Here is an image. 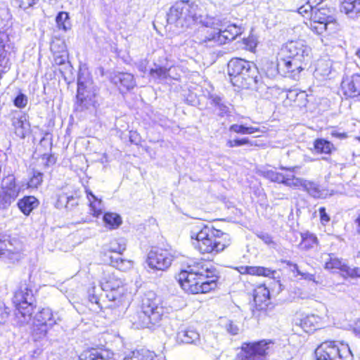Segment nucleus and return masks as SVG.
Listing matches in <instances>:
<instances>
[{"instance_id": "27", "label": "nucleus", "mask_w": 360, "mask_h": 360, "mask_svg": "<svg viewBox=\"0 0 360 360\" xmlns=\"http://www.w3.org/2000/svg\"><path fill=\"white\" fill-rule=\"evenodd\" d=\"M39 205V200L33 195H27L20 198L17 206L22 213L28 216Z\"/></svg>"}, {"instance_id": "52", "label": "nucleus", "mask_w": 360, "mask_h": 360, "mask_svg": "<svg viewBox=\"0 0 360 360\" xmlns=\"http://www.w3.org/2000/svg\"><path fill=\"white\" fill-rule=\"evenodd\" d=\"M229 130L231 131H233L237 134H248L247 127H245L244 125H241V124H232L229 127Z\"/></svg>"}, {"instance_id": "24", "label": "nucleus", "mask_w": 360, "mask_h": 360, "mask_svg": "<svg viewBox=\"0 0 360 360\" xmlns=\"http://www.w3.org/2000/svg\"><path fill=\"white\" fill-rule=\"evenodd\" d=\"M199 271H204L202 272V275H199L198 276V282H200V285L202 283H213L214 286L212 287L211 290L215 289L217 286V281L219 279V276L217 275V271L215 268L212 266H208L207 264L200 262L198 263Z\"/></svg>"}, {"instance_id": "40", "label": "nucleus", "mask_w": 360, "mask_h": 360, "mask_svg": "<svg viewBox=\"0 0 360 360\" xmlns=\"http://www.w3.org/2000/svg\"><path fill=\"white\" fill-rule=\"evenodd\" d=\"M264 177L269 179L271 181L283 184L285 175L276 171L269 169L262 172Z\"/></svg>"}, {"instance_id": "48", "label": "nucleus", "mask_w": 360, "mask_h": 360, "mask_svg": "<svg viewBox=\"0 0 360 360\" xmlns=\"http://www.w3.org/2000/svg\"><path fill=\"white\" fill-rule=\"evenodd\" d=\"M18 4L19 8L27 10L28 8H32L35 4H37L39 0H15Z\"/></svg>"}, {"instance_id": "61", "label": "nucleus", "mask_w": 360, "mask_h": 360, "mask_svg": "<svg viewBox=\"0 0 360 360\" xmlns=\"http://www.w3.org/2000/svg\"><path fill=\"white\" fill-rule=\"evenodd\" d=\"M86 195L88 199H91L92 200L97 199L98 198L89 190L86 191Z\"/></svg>"}, {"instance_id": "26", "label": "nucleus", "mask_w": 360, "mask_h": 360, "mask_svg": "<svg viewBox=\"0 0 360 360\" xmlns=\"http://www.w3.org/2000/svg\"><path fill=\"white\" fill-rule=\"evenodd\" d=\"M269 300V290L264 285H259L255 290L254 302L259 310L264 309L268 305Z\"/></svg>"}, {"instance_id": "25", "label": "nucleus", "mask_w": 360, "mask_h": 360, "mask_svg": "<svg viewBox=\"0 0 360 360\" xmlns=\"http://www.w3.org/2000/svg\"><path fill=\"white\" fill-rule=\"evenodd\" d=\"M27 115L22 113L18 117H14L12 120L14 133L20 139H25L26 134L30 131V124Z\"/></svg>"}, {"instance_id": "20", "label": "nucleus", "mask_w": 360, "mask_h": 360, "mask_svg": "<svg viewBox=\"0 0 360 360\" xmlns=\"http://www.w3.org/2000/svg\"><path fill=\"white\" fill-rule=\"evenodd\" d=\"M341 87L343 94L350 98L360 97V75L353 74L343 77Z\"/></svg>"}, {"instance_id": "1", "label": "nucleus", "mask_w": 360, "mask_h": 360, "mask_svg": "<svg viewBox=\"0 0 360 360\" xmlns=\"http://www.w3.org/2000/svg\"><path fill=\"white\" fill-rule=\"evenodd\" d=\"M167 22L174 25L182 30L194 23L202 24L206 27L216 28L220 31L221 44L233 41L243 32L241 27L229 24L219 17L202 15L198 4L189 1H181L174 5L167 14Z\"/></svg>"}, {"instance_id": "37", "label": "nucleus", "mask_w": 360, "mask_h": 360, "mask_svg": "<svg viewBox=\"0 0 360 360\" xmlns=\"http://www.w3.org/2000/svg\"><path fill=\"white\" fill-rule=\"evenodd\" d=\"M268 77L272 78L276 77L278 73L281 74V68L279 60L277 62L266 61L262 67Z\"/></svg>"}, {"instance_id": "32", "label": "nucleus", "mask_w": 360, "mask_h": 360, "mask_svg": "<svg viewBox=\"0 0 360 360\" xmlns=\"http://www.w3.org/2000/svg\"><path fill=\"white\" fill-rule=\"evenodd\" d=\"M210 99L211 104L214 107V111L217 112L219 116L223 117L230 113L229 106L221 97L217 95H212Z\"/></svg>"}, {"instance_id": "53", "label": "nucleus", "mask_w": 360, "mask_h": 360, "mask_svg": "<svg viewBox=\"0 0 360 360\" xmlns=\"http://www.w3.org/2000/svg\"><path fill=\"white\" fill-rule=\"evenodd\" d=\"M68 58L67 52L65 51H63L60 56H56L54 58L55 63L59 65H64L67 66H70L68 63L66 64V60Z\"/></svg>"}, {"instance_id": "17", "label": "nucleus", "mask_w": 360, "mask_h": 360, "mask_svg": "<svg viewBox=\"0 0 360 360\" xmlns=\"http://www.w3.org/2000/svg\"><path fill=\"white\" fill-rule=\"evenodd\" d=\"M173 259L174 255L170 250L158 248L149 252L147 262L151 269L164 271L170 266Z\"/></svg>"}, {"instance_id": "9", "label": "nucleus", "mask_w": 360, "mask_h": 360, "mask_svg": "<svg viewBox=\"0 0 360 360\" xmlns=\"http://www.w3.org/2000/svg\"><path fill=\"white\" fill-rule=\"evenodd\" d=\"M33 291L34 286L30 281H22L13 298L16 310L24 318V321L30 319L32 314V304L34 300Z\"/></svg>"}, {"instance_id": "33", "label": "nucleus", "mask_w": 360, "mask_h": 360, "mask_svg": "<svg viewBox=\"0 0 360 360\" xmlns=\"http://www.w3.org/2000/svg\"><path fill=\"white\" fill-rule=\"evenodd\" d=\"M314 148L317 153L330 154L335 150L334 145L329 141L324 139H317L314 142Z\"/></svg>"}, {"instance_id": "6", "label": "nucleus", "mask_w": 360, "mask_h": 360, "mask_svg": "<svg viewBox=\"0 0 360 360\" xmlns=\"http://www.w3.org/2000/svg\"><path fill=\"white\" fill-rule=\"evenodd\" d=\"M100 285L102 290L107 292L106 297L109 301L115 302L109 304L108 307L113 308L122 304L125 291L123 282L111 267L103 270Z\"/></svg>"}, {"instance_id": "2", "label": "nucleus", "mask_w": 360, "mask_h": 360, "mask_svg": "<svg viewBox=\"0 0 360 360\" xmlns=\"http://www.w3.org/2000/svg\"><path fill=\"white\" fill-rule=\"evenodd\" d=\"M190 236L202 254H217L230 245L229 234L202 223L192 228Z\"/></svg>"}, {"instance_id": "63", "label": "nucleus", "mask_w": 360, "mask_h": 360, "mask_svg": "<svg viewBox=\"0 0 360 360\" xmlns=\"http://www.w3.org/2000/svg\"><path fill=\"white\" fill-rule=\"evenodd\" d=\"M288 265H290V266H292L293 269H292V271H295L297 272V274L299 275V271H302L301 270L299 269V267L297 266V264H292L291 262H288Z\"/></svg>"}, {"instance_id": "57", "label": "nucleus", "mask_w": 360, "mask_h": 360, "mask_svg": "<svg viewBox=\"0 0 360 360\" xmlns=\"http://www.w3.org/2000/svg\"><path fill=\"white\" fill-rule=\"evenodd\" d=\"M129 141L131 143L134 144H138L140 141V138L139 136V134H136L135 131H130L129 132Z\"/></svg>"}, {"instance_id": "41", "label": "nucleus", "mask_w": 360, "mask_h": 360, "mask_svg": "<svg viewBox=\"0 0 360 360\" xmlns=\"http://www.w3.org/2000/svg\"><path fill=\"white\" fill-rule=\"evenodd\" d=\"M43 181V173L34 171L32 176L28 182V186L30 188H37Z\"/></svg>"}, {"instance_id": "58", "label": "nucleus", "mask_w": 360, "mask_h": 360, "mask_svg": "<svg viewBox=\"0 0 360 360\" xmlns=\"http://www.w3.org/2000/svg\"><path fill=\"white\" fill-rule=\"evenodd\" d=\"M316 319L315 316H308L304 319L302 321V324L303 326H307L308 324L312 325L313 321Z\"/></svg>"}, {"instance_id": "62", "label": "nucleus", "mask_w": 360, "mask_h": 360, "mask_svg": "<svg viewBox=\"0 0 360 360\" xmlns=\"http://www.w3.org/2000/svg\"><path fill=\"white\" fill-rule=\"evenodd\" d=\"M355 224L356 225V232L360 233V214L354 221Z\"/></svg>"}, {"instance_id": "55", "label": "nucleus", "mask_w": 360, "mask_h": 360, "mask_svg": "<svg viewBox=\"0 0 360 360\" xmlns=\"http://www.w3.org/2000/svg\"><path fill=\"white\" fill-rule=\"evenodd\" d=\"M319 212L320 214L321 221L323 224H326V223H328L330 221V218L328 216V214L326 213V208L324 207H321L319 209Z\"/></svg>"}, {"instance_id": "28", "label": "nucleus", "mask_w": 360, "mask_h": 360, "mask_svg": "<svg viewBox=\"0 0 360 360\" xmlns=\"http://www.w3.org/2000/svg\"><path fill=\"white\" fill-rule=\"evenodd\" d=\"M332 72V61L329 59L321 58L316 63L314 75L319 79L328 77Z\"/></svg>"}, {"instance_id": "36", "label": "nucleus", "mask_w": 360, "mask_h": 360, "mask_svg": "<svg viewBox=\"0 0 360 360\" xmlns=\"http://www.w3.org/2000/svg\"><path fill=\"white\" fill-rule=\"evenodd\" d=\"M155 68H152L150 70V76L156 79H159L160 81L165 80L169 76V72L171 70V68H167V66H160L155 64Z\"/></svg>"}, {"instance_id": "5", "label": "nucleus", "mask_w": 360, "mask_h": 360, "mask_svg": "<svg viewBox=\"0 0 360 360\" xmlns=\"http://www.w3.org/2000/svg\"><path fill=\"white\" fill-rule=\"evenodd\" d=\"M256 67L241 58H232L228 63V74L233 86L247 88L252 83L257 84Z\"/></svg>"}, {"instance_id": "8", "label": "nucleus", "mask_w": 360, "mask_h": 360, "mask_svg": "<svg viewBox=\"0 0 360 360\" xmlns=\"http://www.w3.org/2000/svg\"><path fill=\"white\" fill-rule=\"evenodd\" d=\"M274 345L270 340L243 342L233 360H266L274 351Z\"/></svg>"}, {"instance_id": "47", "label": "nucleus", "mask_w": 360, "mask_h": 360, "mask_svg": "<svg viewBox=\"0 0 360 360\" xmlns=\"http://www.w3.org/2000/svg\"><path fill=\"white\" fill-rule=\"evenodd\" d=\"M27 97L22 93H19L13 101L14 105L18 108H23L27 104Z\"/></svg>"}, {"instance_id": "11", "label": "nucleus", "mask_w": 360, "mask_h": 360, "mask_svg": "<svg viewBox=\"0 0 360 360\" xmlns=\"http://www.w3.org/2000/svg\"><path fill=\"white\" fill-rule=\"evenodd\" d=\"M281 54L294 59L292 65L297 68H301L302 63L308 65L311 58V49L302 41H291L282 48Z\"/></svg>"}, {"instance_id": "3", "label": "nucleus", "mask_w": 360, "mask_h": 360, "mask_svg": "<svg viewBox=\"0 0 360 360\" xmlns=\"http://www.w3.org/2000/svg\"><path fill=\"white\" fill-rule=\"evenodd\" d=\"M141 309L130 316V321L135 329L151 328L158 324L165 311L160 299L151 290L142 296Z\"/></svg>"}, {"instance_id": "29", "label": "nucleus", "mask_w": 360, "mask_h": 360, "mask_svg": "<svg viewBox=\"0 0 360 360\" xmlns=\"http://www.w3.org/2000/svg\"><path fill=\"white\" fill-rule=\"evenodd\" d=\"M176 338L185 344L197 345L200 341V334L193 328H186L178 332Z\"/></svg>"}, {"instance_id": "60", "label": "nucleus", "mask_w": 360, "mask_h": 360, "mask_svg": "<svg viewBox=\"0 0 360 360\" xmlns=\"http://www.w3.org/2000/svg\"><path fill=\"white\" fill-rule=\"evenodd\" d=\"M260 131L258 127H247V132L248 134H252L255 132Z\"/></svg>"}, {"instance_id": "51", "label": "nucleus", "mask_w": 360, "mask_h": 360, "mask_svg": "<svg viewBox=\"0 0 360 360\" xmlns=\"http://www.w3.org/2000/svg\"><path fill=\"white\" fill-rule=\"evenodd\" d=\"M225 328H226V331L232 335H237L239 331L238 326L236 323H234L232 321H229L226 323Z\"/></svg>"}, {"instance_id": "64", "label": "nucleus", "mask_w": 360, "mask_h": 360, "mask_svg": "<svg viewBox=\"0 0 360 360\" xmlns=\"http://www.w3.org/2000/svg\"><path fill=\"white\" fill-rule=\"evenodd\" d=\"M354 333H355V335L356 336H358L359 338H360V326H357V327H355L354 328Z\"/></svg>"}, {"instance_id": "12", "label": "nucleus", "mask_w": 360, "mask_h": 360, "mask_svg": "<svg viewBox=\"0 0 360 360\" xmlns=\"http://www.w3.org/2000/svg\"><path fill=\"white\" fill-rule=\"evenodd\" d=\"M13 175L4 177L0 186V210H6L13 203L21 191Z\"/></svg>"}, {"instance_id": "15", "label": "nucleus", "mask_w": 360, "mask_h": 360, "mask_svg": "<svg viewBox=\"0 0 360 360\" xmlns=\"http://www.w3.org/2000/svg\"><path fill=\"white\" fill-rule=\"evenodd\" d=\"M126 250V241L124 238L113 239L109 244V250L115 253V255H110V264L112 267L125 271L132 267L133 263L131 260L122 259L120 255Z\"/></svg>"}, {"instance_id": "10", "label": "nucleus", "mask_w": 360, "mask_h": 360, "mask_svg": "<svg viewBox=\"0 0 360 360\" xmlns=\"http://www.w3.org/2000/svg\"><path fill=\"white\" fill-rule=\"evenodd\" d=\"M316 360H349L352 354L348 345L325 342L315 351Z\"/></svg>"}, {"instance_id": "44", "label": "nucleus", "mask_w": 360, "mask_h": 360, "mask_svg": "<svg viewBox=\"0 0 360 360\" xmlns=\"http://www.w3.org/2000/svg\"><path fill=\"white\" fill-rule=\"evenodd\" d=\"M315 7L312 4L307 1L305 4L298 8L297 12L304 17L309 16L311 18V15L315 11Z\"/></svg>"}, {"instance_id": "49", "label": "nucleus", "mask_w": 360, "mask_h": 360, "mask_svg": "<svg viewBox=\"0 0 360 360\" xmlns=\"http://www.w3.org/2000/svg\"><path fill=\"white\" fill-rule=\"evenodd\" d=\"M299 275H300L304 279L311 281L316 283H322L323 279L321 276H318L317 278L314 274H309L307 272L299 271Z\"/></svg>"}, {"instance_id": "39", "label": "nucleus", "mask_w": 360, "mask_h": 360, "mask_svg": "<svg viewBox=\"0 0 360 360\" xmlns=\"http://www.w3.org/2000/svg\"><path fill=\"white\" fill-rule=\"evenodd\" d=\"M304 179L296 177L295 175H285L283 184L293 187V188H299L302 187Z\"/></svg>"}, {"instance_id": "34", "label": "nucleus", "mask_w": 360, "mask_h": 360, "mask_svg": "<svg viewBox=\"0 0 360 360\" xmlns=\"http://www.w3.org/2000/svg\"><path fill=\"white\" fill-rule=\"evenodd\" d=\"M56 22L59 30L67 32L71 29V22L68 13L65 11L59 12L56 17Z\"/></svg>"}, {"instance_id": "23", "label": "nucleus", "mask_w": 360, "mask_h": 360, "mask_svg": "<svg viewBox=\"0 0 360 360\" xmlns=\"http://www.w3.org/2000/svg\"><path fill=\"white\" fill-rule=\"evenodd\" d=\"M20 258L18 250L13 248L10 240L0 239V259L4 261L15 262Z\"/></svg>"}, {"instance_id": "13", "label": "nucleus", "mask_w": 360, "mask_h": 360, "mask_svg": "<svg viewBox=\"0 0 360 360\" xmlns=\"http://www.w3.org/2000/svg\"><path fill=\"white\" fill-rule=\"evenodd\" d=\"M13 175L4 177L0 186V210H6L13 203L21 191Z\"/></svg>"}, {"instance_id": "54", "label": "nucleus", "mask_w": 360, "mask_h": 360, "mask_svg": "<svg viewBox=\"0 0 360 360\" xmlns=\"http://www.w3.org/2000/svg\"><path fill=\"white\" fill-rule=\"evenodd\" d=\"M238 272L241 274H250L255 275V266H240L236 268Z\"/></svg>"}, {"instance_id": "16", "label": "nucleus", "mask_w": 360, "mask_h": 360, "mask_svg": "<svg viewBox=\"0 0 360 360\" xmlns=\"http://www.w3.org/2000/svg\"><path fill=\"white\" fill-rule=\"evenodd\" d=\"M321 261L324 263L326 269H338L344 276L360 277V269L348 266L342 259L337 257L334 254L323 253Z\"/></svg>"}, {"instance_id": "18", "label": "nucleus", "mask_w": 360, "mask_h": 360, "mask_svg": "<svg viewBox=\"0 0 360 360\" xmlns=\"http://www.w3.org/2000/svg\"><path fill=\"white\" fill-rule=\"evenodd\" d=\"M60 320L58 313H53L49 307L43 308L34 316V321L37 323V327H38L34 328V331L39 330V338L45 336L48 328L57 324Z\"/></svg>"}, {"instance_id": "46", "label": "nucleus", "mask_w": 360, "mask_h": 360, "mask_svg": "<svg viewBox=\"0 0 360 360\" xmlns=\"http://www.w3.org/2000/svg\"><path fill=\"white\" fill-rule=\"evenodd\" d=\"M62 199L65 201V207L67 209H70L78 205V200L73 195L66 196L65 195H61L58 197V201Z\"/></svg>"}, {"instance_id": "50", "label": "nucleus", "mask_w": 360, "mask_h": 360, "mask_svg": "<svg viewBox=\"0 0 360 360\" xmlns=\"http://www.w3.org/2000/svg\"><path fill=\"white\" fill-rule=\"evenodd\" d=\"M248 143H249V139L248 138H243L241 139L229 140L226 143V146L229 148H233L240 146Z\"/></svg>"}, {"instance_id": "56", "label": "nucleus", "mask_w": 360, "mask_h": 360, "mask_svg": "<svg viewBox=\"0 0 360 360\" xmlns=\"http://www.w3.org/2000/svg\"><path fill=\"white\" fill-rule=\"evenodd\" d=\"M257 236L267 245H270L271 243H273V240H272L271 236L266 233H263V232L258 233H257Z\"/></svg>"}, {"instance_id": "45", "label": "nucleus", "mask_w": 360, "mask_h": 360, "mask_svg": "<svg viewBox=\"0 0 360 360\" xmlns=\"http://www.w3.org/2000/svg\"><path fill=\"white\" fill-rule=\"evenodd\" d=\"M316 237L312 234H309L305 237L302 236V242L300 243V246L302 248L308 249L311 248L314 244H316Z\"/></svg>"}, {"instance_id": "42", "label": "nucleus", "mask_w": 360, "mask_h": 360, "mask_svg": "<svg viewBox=\"0 0 360 360\" xmlns=\"http://www.w3.org/2000/svg\"><path fill=\"white\" fill-rule=\"evenodd\" d=\"M91 211L92 212V214L95 217H98L102 212V200L101 199H95L92 200L89 199Z\"/></svg>"}, {"instance_id": "38", "label": "nucleus", "mask_w": 360, "mask_h": 360, "mask_svg": "<svg viewBox=\"0 0 360 360\" xmlns=\"http://www.w3.org/2000/svg\"><path fill=\"white\" fill-rule=\"evenodd\" d=\"M302 187L304 191L314 198H319L322 195L319 185L313 181L304 180Z\"/></svg>"}, {"instance_id": "43", "label": "nucleus", "mask_w": 360, "mask_h": 360, "mask_svg": "<svg viewBox=\"0 0 360 360\" xmlns=\"http://www.w3.org/2000/svg\"><path fill=\"white\" fill-rule=\"evenodd\" d=\"M276 271L269 268L263 266H255V275L263 276L269 278H274Z\"/></svg>"}, {"instance_id": "30", "label": "nucleus", "mask_w": 360, "mask_h": 360, "mask_svg": "<svg viewBox=\"0 0 360 360\" xmlns=\"http://www.w3.org/2000/svg\"><path fill=\"white\" fill-rule=\"evenodd\" d=\"M79 360H115L112 354L107 352H99L92 349L85 351L79 356Z\"/></svg>"}, {"instance_id": "7", "label": "nucleus", "mask_w": 360, "mask_h": 360, "mask_svg": "<svg viewBox=\"0 0 360 360\" xmlns=\"http://www.w3.org/2000/svg\"><path fill=\"white\" fill-rule=\"evenodd\" d=\"M202 271H199L198 263L188 266L187 269L182 270L178 276V281L186 292L191 294L207 293L211 291L213 283H202L200 285L198 276Z\"/></svg>"}, {"instance_id": "14", "label": "nucleus", "mask_w": 360, "mask_h": 360, "mask_svg": "<svg viewBox=\"0 0 360 360\" xmlns=\"http://www.w3.org/2000/svg\"><path fill=\"white\" fill-rule=\"evenodd\" d=\"M330 13L328 8H316L311 15V20L308 25L310 30L317 34H321L327 29H330V26H335V20Z\"/></svg>"}, {"instance_id": "19", "label": "nucleus", "mask_w": 360, "mask_h": 360, "mask_svg": "<svg viewBox=\"0 0 360 360\" xmlns=\"http://www.w3.org/2000/svg\"><path fill=\"white\" fill-rule=\"evenodd\" d=\"M201 25L202 27L194 35L195 41L203 46L210 48L221 45L220 31L216 28Z\"/></svg>"}, {"instance_id": "59", "label": "nucleus", "mask_w": 360, "mask_h": 360, "mask_svg": "<svg viewBox=\"0 0 360 360\" xmlns=\"http://www.w3.org/2000/svg\"><path fill=\"white\" fill-rule=\"evenodd\" d=\"M331 136L333 137H335V138H338L340 139H344L347 137V135L346 133H341V132H338L337 131H333L331 132Z\"/></svg>"}, {"instance_id": "31", "label": "nucleus", "mask_w": 360, "mask_h": 360, "mask_svg": "<svg viewBox=\"0 0 360 360\" xmlns=\"http://www.w3.org/2000/svg\"><path fill=\"white\" fill-rule=\"evenodd\" d=\"M341 11L345 12L350 18H356L360 14V0H344Z\"/></svg>"}, {"instance_id": "35", "label": "nucleus", "mask_w": 360, "mask_h": 360, "mask_svg": "<svg viewBox=\"0 0 360 360\" xmlns=\"http://www.w3.org/2000/svg\"><path fill=\"white\" fill-rule=\"evenodd\" d=\"M105 226L110 229H115L122 224L120 216L116 213L107 212L103 215Z\"/></svg>"}, {"instance_id": "22", "label": "nucleus", "mask_w": 360, "mask_h": 360, "mask_svg": "<svg viewBox=\"0 0 360 360\" xmlns=\"http://www.w3.org/2000/svg\"><path fill=\"white\" fill-rule=\"evenodd\" d=\"M294 59L283 58L279 60V65L281 68V75L285 77H290L293 79H297L300 72L304 70L307 65L302 63L300 65L301 68H296L292 65Z\"/></svg>"}, {"instance_id": "21", "label": "nucleus", "mask_w": 360, "mask_h": 360, "mask_svg": "<svg viewBox=\"0 0 360 360\" xmlns=\"http://www.w3.org/2000/svg\"><path fill=\"white\" fill-rule=\"evenodd\" d=\"M111 82L116 85L122 94L134 89L136 81L134 75L128 72H116L111 77Z\"/></svg>"}, {"instance_id": "4", "label": "nucleus", "mask_w": 360, "mask_h": 360, "mask_svg": "<svg viewBox=\"0 0 360 360\" xmlns=\"http://www.w3.org/2000/svg\"><path fill=\"white\" fill-rule=\"evenodd\" d=\"M99 98V89L92 79L88 75L79 72L75 110L77 112H92L100 105Z\"/></svg>"}]
</instances>
